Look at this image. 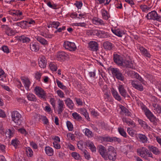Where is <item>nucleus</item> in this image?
<instances>
[{"label":"nucleus","instance_id":"nucleus-7","mask_svg":"<svg viewBox=\"0 0 161 161\" xmlns=\"http://www.w3.org/2000/svg\"><path fill=\"white\" fill-rule=\"evenodd\" d=\"M9 14L13 16H16V17L13 19V20L14 21L20 20L23 18L24 17L22 16V12L19 10H11L10 11Z\"/></svg>","mask_w":161,"mask_h":161},{"label":"nucleus","instance_id":"nucleus-48","mask_svg":"<svg viewBox=\"0 0 161 161\" xmlns=\"http://www.w3.org/2000/svg\"><path fill=\"white\" fill-rule=\"evenodd\" d=\"M49 67L51 70L53 71L57 70V67L56 64L54 62H51L49 64Z\"/></svg>","mask_w":161,"mask_h":161},{"label":"nucleus","instance_id":"nucleus-58","mask_svg":"<svg viewBox=\"0 0 161 161\" xmlns=\"http://www.w3.org/2000/svg\"><path fill=\"white\" fill-rule=\"evenodd\" d=\"M67 136L69 140L74 141L75 139L74 135L71 133H68L67 135Z\"/></svg>","mask_w":161,"mask_h":161},{"label":"nucleus","instance_id":"nucleus-35","mask_svg":"<svg viewBox=\"0 0 161 161\" xmlns=\"http://www.w3.org/2000/svg\"><path fill=\"white\" fill-rule=\"evenodd\" d=\"M112 31L113 33L119 37H122L124 34L123 31L119 29H117L116 30L112 29Z\"/></svg>","mask_w":161,"mask_h":161},{"label":"nucleus","instance_id":"nucleus-27","mask_svg":"<svg viewBox=\"0 0 161 161\" xmlns=\"http://www.w3.org/2000/svg\"><path fill=\"white\" fill-rule=\"evenodd\" d=\"M139 50L142 54L148 58H150L151 55L147 51V50L144 48L143 47H139Z\"/></svg>","mask_w":161,"mask_h":161},{"label":"nucleus","instance_id":"nucleus-22","mask_svg":"<svg viewBox=\"0 0 161 161\" xmlns=\"http://www.w3.org/2000/svg\"><path fill=\"white\" fill-rule=\"evenodd\" d=\"M102 19L106 20H108L110 17V15L109 13L105 9H102L101 11Z\"/></svg>","mask_w":161,"mask_h":161},{"label":"nucleus","instance_id":"nucleus-28","mask_svg":"<svg viewBox=\"0 0 161 161\" xmlns=\"http://www.w3.org/2000/svg\"><path fill=\"white\" fill-rule=\"evenodd\" d=\"M35 38L38 42L42 45H46L48 44L47 41L41 36H35Z\"/></svg>","mask_w":161,"mask_h":161},{"label":"nucleus","instance_id":"nucleus-8","mask_svg":"<svg viewBox=\"0 0 161 161\" xmlns=\"http://www.w3.org/2000/svg\"><path fill=\"white\" fill-rule=\"evenodd\" d=\"M64 47L66 49L71 51H75L76 49V46L74 42L66 41L64 42Z\"/></svg>","mask_w":161,"mask_h":161},{"label":"nucleus","instance_id":"nucleus-24","mask_svg":"<svg viewBox=\"0 0 161 161\" xmlns=\"http://www.w3.org/2000/svg\"><path fill=\"white\" fill-rule=\"evenodd\" d=\"M148 148L150 151L152 152L155 155H158L160 154V152L159 149L157 147H154L153 146L149 145L148 146Z\"/></svg>","mask_w":161,"mask_h":161},{"label":"nucleus","instance_id":"nucleus-6","mask_svg":"<svg viewBox=\"0 0 161 161\" xmlns=\"http://www.w3.org/2000/svg\"><path fill=\"white\" fill-rule=\"evenodd\" d=\"M146 17L148 19L156 20L159 21H161V16L158 15L155 10L152 11L148 13Z\"/></svg>","mask_w":161,"mask_h":161},{"label":"nucleus","instance_id":"nucleus-16","mask_svg":"<svg viewBox=\"0 0 161 161\" xmlns=\"http://www.w3.org/2000/svg\"><path fill=\"white\" fill-rule=\"evenodd\" d=\"M21 80L25 89L28 91H29L31 84L29 79L27 78H21Z\"/></svg>","mask_w":161,"mask_h":161},{"label":"nucleus","instance_id":"nucleus-37","mask_svg":"<svg viewBox=\"0 0 161 161\" xmlns=\"http://www.w3.org/2000/svg\"><path fill=\"white\" fill-rule=\"evenodd\" d=\"M19 40L23 43H28L31 41L30 39L25 36H21L19 37Z\"/></svg>","mask_w":161,"mask_h":161},{"label":"nucleus","instance_id":"nucleus-20","mask_svg":"<svg viewBox=\"0 0 161 161\" xmlns=\"http://www.w3.org/2000/svg\"><path fill=\"white\" fill-rule=\"evenodd\" d=\"M89 47L91 49L95 51H97L98 49V44L97 42L92 41L88 43Z\"/></svg>","mask_w":161,"mask_h":161},{"label":"nucleus","instance_id":"nucleus-36","mask_svg":"<svg viewBox=\"0 0 161 161\" xmlns=\"http://www.w3.org/2000/svg\"><path fill=\"white\" fill-rule=\"evenodd\" d=\"M79 111L80 114H83L86 119H89L88 113L85 108H80L79 109Z\"/></svg>","mask_w":161,"mask_h":161},{"label":"nucleus","instance_id":"nucleus-45","mask_svg":"<svg viewBox=\"0 0 161 161\" xmlns=\"http://www.w3.org/2000/svg\"><path fill=\"white\" fill-rule=\"evenodd\" d=\"M138 121L139 124L144 128L145 129H148L150 127L149 126L146 124V123L142 120L139 119L138 120Z\"/></svg>","mask_w":161,"mask_h":161},{"label":"nucleus","instance_id":"nucleus-23","mask_svg":"<svg viewBox=\"0 0 161 161\" xmlns=\"http://www.w3.org/2000/svg\"><path fill=\"white\" fill-rule=\"evenodd\" d=\"M85 143L86 146L88 147L92 152H96V148L92 142L90 141H87Z\"/></svg>","mask_w":161,"mask_h":161},{"label":"nucleus","instance_id":"nucleus-47","mask_svg":"<svg viewBox=\"0 0 161 161\" xmlns=\"http://www.w3.org/2000/svg\"><path fill=\"white\" fill-rule=\"evenodd\" d=\"M11 143L12 145L16 148L19 144L20 142L17 139H15L12 140Z\"/></svg>","mask_w":161,"mask_h":161},{"label":"nucleus","instance_id":"nucleus-64","mask_svg":"<svg viewBox=\"0 0 161 161\" xmlns=\"http://www.w3.org/2000/svg\"><path fill=\"white\" fill-rule=\"evenodd\" d=\"M56 93L59 97L61 98L64 97V94L61 90H58L56 91Z\"/></svg>","mask_w":161,"mask_h":161},{"label":"nucleus","instance_id":"nucleus-18","mask_svg":"<svg viewBox=\"0 0 161 161\" xmlns=\"http://www.w3.org/2000/svg\"><path fill=\"white\" fill-rule=\"evenodd\" d=\"M131 84L132 86L136 89L140 91L143 90V86L141 84H138V81L131 80Z\"/></svg>","mask_w":161,"mask_h":161},{"label":"nucleus","instance_id":"nucleus-42","mask_svg":"<svg viewBox=\"0 0 161 161\" xmlns=\"http://www.w3.org/2000/svg\"><path fill=\"white\" fill-rule=\"evenodd\" d=\"M71 155L72 157L75 160H79L81 159V157L80 155L76 152H72Z\"/></svg>","mask_w":161,"mask_h":161},{"label":"nucleus","instance_id":"nucleus-15","mask_svg":"<svg viewBox=\"0 0 161 161\" xmlns=\"http://www.w3.org/2000/svg\"><path fill=\"white\" fill-rule=\"evenodd\" d=\"M39 65L41 68H44L47 65V60L44 56H41L39 58Z\"/></svg>","mask_w":161,"mask_h":161},{"label":"nucleus","instance_id":"nucleus-11","mask_svg":"<svg viewBox=\"0 0 161 161\" xmlns=\"http://www.w3.org/2000/svg\"><path fill=\"white\" fill-rule=\"evenodd\" d=\"M117 87L120 94L122 96L124 97H130V96L128 94L125 89V87L124 85L119 84L118 85Z\"/></svg>","mask_w":161,"mask_h":161},{"label":"nucleus","instance_id":"nucleus-3","mask_svg":"<svg viewBox=\"0 0 161 161\" xmlns=\"http://www.w3.org/2000/svg\"><path fill=\"white\" fill-rule=\"evenodd\" d=\"M11 118L12 120L17 125H20L23 119V116L16 110L12 112Z\"/></svg>","mask_w":161,"mask_h":161},{"label":"nucleus","instance_id":"nucleus-41","mask_svg":"<svg viewBox=\"0 0 161 161\" xmlns=\"http://www.w3.org/2000/svg\"><path fill=\"white\" fill-rule=\"evenodd\" d=\"M140 7L142 11L145 12H147L152 8V7H148L145 5H141Z\"/></svg>","mask_w":161,"mask_h":161},{"label":"nucleus","instance_id":"nucleus-60","mask_svg":"<svg viewBox=\"0 0 161 161\" xmlns=\"http://www.w3.org/2000/svg\"><path fill=\"white\" fill-rule=\"evenodd\" d=\"M40 35L45 37L49 38H52L53 36L52 35L47 34L43 32H40Z\"/></svg>","mask_w":161,"mask_h":161},{"label":"nucleus","instance_id":"nucleus-17","mask_svg":"<svg viewBox=\"0 0 161 161\" xmlns=\"http://www.w3.org/2000/svg\"><path fill=\"white\" fill-rule=\"evenodd\" d=\"M57 57L59 60H64L68 58L69 56L68 54L66 52L61 51L58 53Z\"/></svg>","mask_w":161,"mask_h":161},{"label":"nucleus","instance_id":"nucleus-14","mask_svg":"<svg viewBox=\"0 0 161 161\" xmlns=\"http://www.w3.org/2000/svg\"><path fill=\"white\" fill-rule=\"evenodd\" d=\"M65 105L64 101L59 99L58 102L57 112L58 114H61L64 109Z\"/></svg>","mask_w":161,"mask_h":161},{"label":"nucleus","instance_id":"nucleus-31","mask_svg":"<svg viewBox=\"0 0 161 161\" xmlns=\"http://www.w3.org/2000/svg\"><path fill=\"white\" fill-rule=\"evenodd\" d=\"M30 49L32 51L37 52L39 49L38 43L36 42L32 43L30 44Z\"/></svg>","mask_w":161,"mask_h":161},{"label":"nucleus","instance_id":"nucleus-19","mask_svg":"<svg viewBox=\"0 0 161 161\" xmlns=\"http://www.w3.org/2000/svg\"><path fill=\"white\" fill-rule=\"evenodd\" d=\"M103 140L104 141L112 142L113 141L117 142H121V140L116 137H110L108 136H105L103 137Z\"/></svg>","mask_w":161,"mask_h":161},{"label":"nucleus","instance_id":"nucleus-13","mask_svg":"<svg viewBox=\"0 0 161 161\" xmlns=\"http://www.w3.org/2000/svg\"><path fill=\"white\" fill-rule=\"evenodd\" d=\"M98 152L102 157L105 159L107 153V151L105 147L100 145L97 147Z\"/></svg>","mask_w":161,"mask_h":161},{"label":"nucleus","instance_id":"nucleus-40","mask_svg":"<svg viewBox=\"0 0 161 161\" xmlns=\"http://www.w3.org/2000/svg\"><path fill=\"white\" fill-rule=\"evenodd\" d=\"M104 98L106 101H110L112 99V97L110 93L107 92H105L104 95Z\"/></svg>","mask_w":161,"mask_h":161},{"label":"nucleus","instance_id":"nucleus-55","mask_svg":"<svg viewBox=\"0 0 161 161\" xmlns=\"http://www.w3.org/2000/svg\"><path fill=\"white\" fill-rule=\"evenodd\" d=\"M123 66H125L126 67L133 69L134 66L132 63L128 61H125V63L124 64Z\"/></svg>","mask_w":161,"mask_h":161},{"label":"nucleus","instance_id":"nucleus-34","mask_svg":"<svg viewBox=\"0 0 161 161\" xmlns=\"http://www.w3.org/2000/svg\"><path fill=\"white\" fill-rule=\"evenodd\" d=\"M123 122L127 123L129 126H132L133 127H135L136 126L134 122L130 119H129L126 118H124L122 119Z\"/></svg>","mask_w":161,"mask_h":161},{"label":"nucleus","instance_id":"nucleus-51","mask_svg":"<svg viewBox=\"0 0 161 161\" xmlns=\"http://www.w3.org/2000/svg\"><path fill=\"white\" fill-rule=\"evenodd\" d=\"M72 26H80L82 27H85L86 26V24L85 22H80L73 23L72 24Z\"/></svg>","mask_w":161,"mask_h":161},{"label":"nucleus","instance_id":"nucleus-39","mask_svg":"<svg viewBox=\"0 0 161 161\" xmlns=\"http://www.w3.org/2000/svg\"><path fill=\"white\" fill-rule=\"evenodd\" d=\"M85 135L89 137L92 136V132L88 129L85 128L83 130Z\"/></svg>","mask_w":161,"mask_h":161},{"label":"nucleus","instance_id":"nucleus-57","mask_svg":"<svg viewBox=\"0 0 161 161\" xmlns=\"http://www.w3.org/2000/svg\"><path fill=\"white\" fill-rule=\"evenodd\" d=\"M5 134L7 137L10 138L13 136V132L10 130L8 129L7 130Z\"/></svg>","mask_w":161,"mask_h":161},{"label":"nucleus","instance_id":"nucleus-43","mask_svg":"<svg viewBox=\"0 0 161 161\" xmlns=\"http://www.w3.org/2000/svg\"><path fill=\"white\" fill-rule=\"evenodd\" d=\"M96 75L95 71L93 72H90L89 73V81L90 82H92L93 81L94 78Z\"/></svg>","mask_w":161,"mask_h":161},{"label":"nucleus","instance_id":"nucleus-1","mask_svg":"<svg viewBox=\"0 0 161 161\" xmlns=\"http://www.w3.org/2000/svg\"><path fill=\"white\" fill-rule=\"evenodd\" d=\"M138 154L145 159L148 160V157L153 158V155L146 147H142L137 149Z\"/></svg>","mask_w":161,"mask_h":161},{"label":"nucleus","instance_id":"nucleus-63","mask_svg":"<svg viewBox=\"0 0 161 161\" xmlns=\"http://www.w3.org/2000/svg\"><path fill=\"white\" fill-rule=\"evenodd\" d=\"M26 21H22L19 22V26L22 28H25L26 25Z\"/></svg>","mask_w":161,"mask_h":161},{"label":"nucleus","instance_id":"nucleus-49","mask_svg":"<svg viewBox=\"0 0 161 161\" xmlns=\"http://www.w3.org/2000/svg\"><path fill=\"white\" fill-rule=\"evenodd\" d=\"M127 132L128 134L132 137L135 136L136 133V131L135 130L130 127H128L127 128Z\"/></svg>","mask_w":161,"mask_h":161},{"label":"nucleus","instance_id":"nucleus-52","mask_svg":"<svg viewBox=\"0 0 161 161\" xmlns=\"http://www.w3.org/2000/svg\"><path fill=\"white\" fill-rule=\"evenodd\" d=\"M60 23L59 22L57 21H53L50 24L48 27H54L56 28H57L58 27Z\"/></svg>","mask_w":161,"mask_h":161},{"label":"nucleus","instance_id":"nucleus-59","mask_svg":"<svg viewBox=\"0 0 161 161\" xmlns=\"http://www.w3.org/2000/svg\"><path fill=\"white\" fill-rule=\"evenodd\" d=\"M46 4L49 7L52 9H56L57 8V5L54 3L52 4L50 2H47Z\"/></svg>","mask_w":161,"mask_h":161},{"label":"nucleus","instance_id":"nucleus-9","mask_svg":"<svg viewBox=\"0 0 161 161\" xmlns=\"http://www.w3.org/2000/svg\"><path fill=\"white\" fill-rule=\"evenodd\" d=\"M113 60L114 62L119 66H123L125 63V61H124L123 57L117 54L113 55Z\"/></svg>","mask_w":161,"mask_h":161},{"label":"nucleus","instance_id":"nucleus-26","mask_svg":"<svg viewBox=\"0 0 161 161\" xmlns=\"http://www.w3.org/2000/svg\"><path fill=\"white\" fill-rule=\"evenodd\" d=\"M137 137L139 141L142 143H146L148 141L147 137L144 135L141 134H138Z\"/></svg>","mask_w":161,"mask_h":161},{"label":"nucleus","instance_id":"nucleus-44","mask_svg":"<svg viewBox=\"0 0 161 161\" xmlns=\"http://www.w3.org/2000/svg\"><path fill=\"white\" fill-rule=\"evenodd\" d=\"M56 82L58 85V86L63 90H66L67 89V87L63 85V84L59 80L57 79L56 80Z\"/></svg>","mask_w":161,"mask_h":161},{"label":"nucleus","instance_id":"nucleus-5","mask_svg":"<svg viewBox=\"0 0 161 161\" xmlns=\"http://www.w3.org/2000/svg\"><path fill=\"white\" fill-rule=\"evenodd\" d=\"M34 92L35 94L41 99L45 100L47 97L45 91L41 87L36 86L35 88Z\"/></svg>","mask_w":161,"mask_h":161},{"label":"nucleus","instance_id":"nucleus-61","mask_svg":"<svg viewBox=\"0 0 161 161\" xmlns=\"http://www.w3.org/2000/svg\"><path fill=\"white\" fill-rule=\"evenodd\" d=\"M16 84L18 87L21 90L23 91L24 92L25 90L24 89V87L22 86L20 81H17Z\"/></svg>","mask_w":161,"mask_h":161},{"label":"nucleus","instance_id":"nucleus-21","mask_svg":"<svg viewBox=\"0 0 161 161\" xmlns=\"http://www.w3.org/2000/svg\"><path fill=\"white\" fill-rule=\"evenodd\" d=\"M104 48L106 50H111L114 48V46L111 43L106 41L104 42L103 45Z\"/></svg>","mask_w":161,"mask_h":161},{"label":"nucleus","instance_id":"nucleus-33","mask_svg":"<svg viewBox=\"0 0 161 161\" xmlns=\"http://www.w3.org/2000/svg\"><path fill=\"white\" fill-rule=\"evenodd\" d=\"M153 109L155 112L161 114V106L156 103L153 104Z\"/></svg>","mask_w":161,"mask_h":161},{"label":"nucleus","instance_id":"nucleus-54","mask_svg":"<svg viewBox=\"0 0 161 161\" xmlns=\"http://www.w3.org/2000/svg\"><path fill=\"white\" fill-rule=\"evenodd\" d=\"M66 125L68 130L70 131H72L73 130V126L71 122L67 121L66 122Z\"/></svg>","mask_w":161,"mask_h":161},{"label":"nucleus","instance_id":"nucleus-2","mask_svg":"<svg viewBox=\"0 0 161 161\" xmlns=\"http://www.w3.org/2000/svg\"><path fill=\"white\" fill-rule=\"evenodd\" d=\"M117 154L116 150L114 147L112 146L108 147L107 151V153L105 160L114 161L117 158Z\"/></svg>","mask_w":161,"mask_h":161},{"label":"nucleus","instance_id":"nucleus-29","mask_svg":"<svg viewBox=\"0 0 161 161\" xmlns=\"http://www.w3.org/2000/svg\"><path fill=\"white\" fill-rule=\"evenodd\" d=\"M44 150L46 154L48 156H51L53 155V150L51 147L49 146L46 147Z\"/></svg>","mask_w":161,"mask_h":161},{"label":"nucleus","instance_id":"nucleus-38","mask_svg":"<svg viewBox=\"0 0 161 161\" xmlns=\"http://www.w3.org/2000/svg\"><path fill=\"white\" fill-rule=\"evenodd\" d=\"M72 115L73 118L77 121H81L82 120V118L78 113L74 112L72 114Z\"/></svg>","mask_w":161,"mask_h":161},{"label":"nucleus","instance_id":"nucleus-53","mask_svg":"<svg viewBox=\"0 0 161 161\" xmlns=\"http://www.w3.org/2000/svg\"><path fill=\"white\" fill-rule=\"evenodd\" d=\"M26 151L28 156L31 157L33 155V152L32 150L30 147L26 148Z\"/></svg>","mask_w":161,"mask_h":161},{"label":"nucleus","instance_id":"nucleus-32","mask_svg":"<svg viewBox=\"0 0 161 161\" xmlns=\"http://www.w3.org/2000/svg\"><path fill=\"white\" fill-rule=\"evenodd\" d=\"M26 96L29 101L36 102L37 100L35 96L32 93H27L26 94Z\"/></svg>","mask_w":161,"mask_h":161},{"label":"nucleus","instance_id":"nucleus-56","mask_svg":"<svg viewBox=\"0 0 161 161\" xmlns=\"http://www.w3.org/2000/svg\"><path fill=\"white\" fill-rule=\"evenodd\" d=\"M115 77L118 80L123 81L124 79V77L123 75L121 73L120 71L115 76Z\"/></svg>","mask_w":161,"mask_h":161},{"label":"nucleus","instance_id":"nucleus-10","mask_svg":"<svg viewBox=\"0 0 161 161\" xmlns=\"http://www.w3.org/2000/svg\"><path fill=\"white\" fill-rule=\"evenodd\" d=\"M91 33H93V35L95 34L97 36L102 38H106L109 36L107 32L99 30H93L91 31Z\"/></svg>","mask_w":161,"mask_h":161},{"label":"nucleus","instance_id":"nucleus-25","mask_svg":"<svg viewBox=\"0 0 161 161\" xmlns=\"http://www.w3.org/2000/svg\"><path fill=\"white\" fill-rule=\"evenodd\" d=\"M64 101L69 109L72 110L74 108V104L73 101L69 98H67Z\"/></svg>","mask_w":161,"mask_h":161},{"label":"nucleus","instance_id":"nucleus-12","mask_svg":"<svg viewBox=\"0 0 161 161\" xmlns=\"http://www.w3.org/2000/svg\"><path fill=\"white\" fill-rule=\"evenodd\" d=\"M92 23L94 25H98L105 26L106 22L99 18L94 17L92 19Z\"/></svg>","mask_w":161,"mask_h":161},{"label":"nucleus","instance_id":"nucleus-30","mask_svg":"<svg viewBox=\"0 0 161 161\" xmlns=\"http://www.w3.org/2000/svg\"><path fill=\"white\" fill-rule=\"evenodd\" d=\"M111 92L113 96L116 100L119 102L121 101V97L116 90L113 89L111 90Z\"/></svg>","mask_w":161,"mask_h":161},{"label":"nucleus","instance_id":"nucleus-4","mask_svg":"<svg viewBox=\"0 0 161 161\" xmlns=\"http://www.w3.org/2000/svg\"><path fill=\"white\" fill-rule=\"evenodd\" d=\"M141 108L148 119L152 122H154L156 117L147 107L145 105H142L141 106Z\"/></svg>","mask_w":161,"mask_h":161},{"label":"nucleus","instance_id":"nucleus-46","mask_svg":"<svg viewBox=\"0 0 161 161\" xmlns=\"http://www.w3.org/2000/svg\"><path fill=\"white\" fill-rule=\"evenodd\" d=\"M118 131L119 134L122 136L124 137H126L127 136V134L125 131L124 129L121 127H119L118 128Z\"/></svg>","mask_w":161,"mask_h":161},{"label":"nucleus","instance_id":"nucleus-50","mask_svg":"<svg viewBox=\"0 0 161 161\" xmlns=\"http://www.w3.org/2000/svg\"><path fill=\"white\" fill-rule=\"evenodd\" d=\"M110 71L113 75L115 76L120 72L119 69L114 68H111L110 69Z\"/></svg>","mask_w":161,"mask_h":161},{"label":"nucleus","instance_id":"nucleus-62","mask_svg":"<svg viewBox=\"0 0 161 161\" xmlns=\"http://www.w3.org/2000/svg\"><path fill=\"white\" fill-rule=\"evenodd\" d=\"M1 78L0 80L2 81H4V79L5 78L4 76V72L0 68V78Z\"/></svg>","mask_w":161,"mask_h":161}]
</instances>
